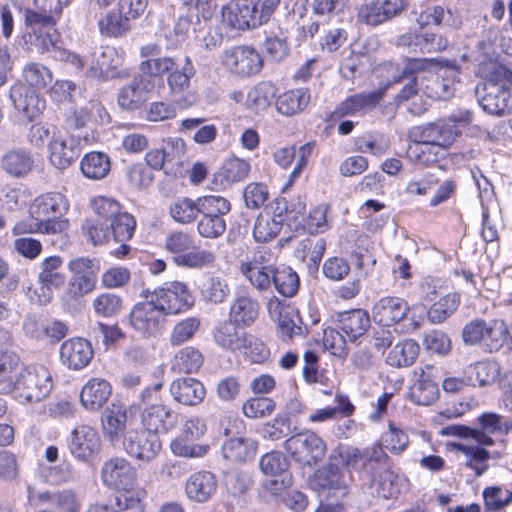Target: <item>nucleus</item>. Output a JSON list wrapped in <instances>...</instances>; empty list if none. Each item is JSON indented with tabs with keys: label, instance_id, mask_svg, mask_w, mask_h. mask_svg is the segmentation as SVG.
<instances>
[{
	"label": "nucleus",
	"instance_id": "e433bc0d",
	"mask_svg": "<svg viewBox=\"0 0 512 512\" xmlns=\"http://www.w3.org/2000/svg\"><path fill=\"white\" fill-rule=\"evenodd\" d=\"M10 99L15 108L22 112L29 120L38 117L46 107L45 100L38 94L33 91L22 94L20 88L11 89Z\"/></svg>",
	"mask_w": 512,
	"mask_h": 512
},
{
	"label": "nucleus",
	"instance_id": "69168bd1",
	"mask_svg": "<svg viewBox=\"0 0 512 512\" xmlns=\"http://www.w3.org/2000/svg\"><path fill=\"white\" fill-rule=\"evenodd\" d=\"M413 65V63L409 62L403 67L401 72L392 79V83H404L396 97L400 101L408 100L418 92V78Z\"/></svg>",
	"mask_w": 512,
	"mask_h": 512
},
{
	"label": "nucleus",
	"instance_id": "58836bf2",
	"mask_svg": "<svg viewBox=\"0 0 512 512\" xmlns=\"http://www.w3.org/2000/svg\"><path fill=\"white\" fill-rule=\"evenodd\" d=\"M257 442L252 438L235 437L224 442L223 456L233 462H245L254 458Z\"/></svg>",
	"mask_w": 512,
	"mask_h": 512
},
{
	"label": "nucleus",
	"instance_id": "774afa93",
	"mask_svg": "<svg viewBox=\"0 0 512 512\" xmlns=\"http://www.w3.org/2000/svg\"><path fill=\"white\" fill-rule=\"evenodd\" d=\"M83 505L82 496L73 489L56 490L54 507L59 512H81Z\"/></svg>",
	"mask_w": 512,
	"mask_h": 512
},
{
	"label": "nucleus",
	"instance_id": "bb28decb",
	"mask_svg": "<svg viewBox=\"0 0 512 512\" xmlns=\"http://www.w3.org/2000/svg\"><path fill=\"white\" fill-rule=\"evenodd\" d=\"M472 121V114L468 110H456L444 119L436 121L441 148L450 146Z\"/></svg>",
	"mask_w": 512,
	"mask_h": 512
},
{
	"label": "nucleus",
	"instance_id": "9d476101",
	"mask_svg": "<svg viewBox=\"0 0 512 512\" xmlns=\"http://www.w3.org/2000/svg\"><path fill=\"white\" fill-rule=\"evenodd\" d=\"M48 158L57 169H66L80 156L82 147L79 137L54 131L47 144Z\"/></svg>",
	"mask_w": 512,
	"mask_h": 512
},
{
	"label": "nucleus",
	"instance_id": "e2e57ef3",
	"mask_svg": "<svg viewBox=\"0 0 512 512\" xmlns=\"http://www.w3.org/2000/svg\"><path fill=\"white\" fill-rule=\"evenodd\" d=\"M23 77L26 83L36 89L48 87L53 81L50 69L40 63L31 62L23 68Z\"/></svg>",
	"mask_w": 512,
	"mask_h": 512
},
{
	"label": "nucleus",
	"instance_id": "dca6fc26",
	"mask_svg": "<svg viewBox=\"0 0 512 512\" xmlns=\"http://www.w3.org/2000/svg\"><path fill=\"white\" fill-rule=\"evenodd\" d=\"M267 310L270 318L277 324L278 332L283 340H289L294 335L302 333V328L297 324L299 315L286 301L276 296L269 299Z\"/></svg>",
	"mask_w": 512,
	"mask_h": 512
},
{
	"label": "nucleus",
	"instance_id": "79ce46f5",
	"mask_svg": "<svg viewBox=\"0 0 512 512\" xmlns=\"http://www.w3.org/2000/svg\"><path fill=\"white\" fill-rule=\"evenodd\" d=\"M277 94V87L270 81L255 85L246 96V107L254 111L266 110Z\"/></svg>",
	"mask_w": 512,
	"mask_h": 512
},
{
	"label": "nucleus",
	"instance_id": "7c9ffc66",
	"mask_svg": "<svg viewBox=\"0 0 512 512\" xmlns=\"http://www.w3.org/2000/svg\"><path fill=\"white\" fill-rule=\"evenodd\" d=\"M217 489V481L211 472L193 473L186 481L185 492L190 500L198 503L208 501Z\"/></svg>",
	"mask_w": 512,
	"mask_h": 512
},
{
	"label": "nucleus",
	"instance_id": "aec40b11",
	"mask_svg": "<svg viewBox=\"0 0 512 512\" xmlns=\"http://www.w3.org/2000/svg\"><path fill=\"white\" fill-rule=\"evenodd\" d=\"M141 423L144 429L159 436L176 427L178 415L168 406L151 404L142 410Z\"/></svg>",
	"mask_w": 512,
	"mask_h": 512
},
{
	"label": "nucleus",
	"instance_id": "2eb2a0df",
	"mask_svg": "<svg viewBox=\"0 0 512 512\" xmlns=\"http://www.w3.org/2000/svg\"><path fill=\"white\" fill-rule=\"evenodd\" d=\"M405 7V0H370L358 7L357 18L362 23L377 26L396 17Z\"/></svg>",
	"mask_w": 512,
	"mask_h": 512
},
{
	"label": "nucleus",
	"instance_id": "ea45409f",
	"mask_svg": "<svg viewBox=\"0 0 512 512\" xmlns=\"http://www.w3.org/2000/svg\"><path fill=\"white\" fill-rule=\"evenodd\" d=\"M259 305L249 296L236 298L229 310V320L239 326H250L258 316Z\"/></svg>",
	"mask_w": 512,
	"mask_h": 512
},
{
	"label": "nucleus",
	"instance_id": "f3484780",
	"mask_svg": "<svg viewBox=\"0 0 512 512\" xmlns=\"http://www.w3.org/2000/svg\"><path fill=\"white\" fill-rule=\"evenodd\" d=\"M68 447L76 459L88 461L100 451V436L94 428L88 425H80L71 432Z\"/></svg>",
	"mask_w": 512,
	"mask_h": 512
},
{
	"label": "nucleus",
	"instance_id": "49530a36",
	"mask_svg": "<svg viewBox=\"0 0 512 512\" xmlns=\"http://www.w3.org/2000/svg\"><path fill=\"white\" fill-rule=\"evenodd\" d=\"M111 168L109 157L102 152L86 154L81 161V171L89 179L100 180L107 176Z\"/></svg>",
	"mask_w": 512,
	"mask_h": 512
},
{
	"label": "nucleus",
	"instance_id": "cd10ccee",
	"mask_svg": "<svg viewBox=\"0 0 512 512\" xmlns=\"http://www.w3.org/2000/svg\"><path fill=\"white\" fill-rule=\"evenodd\" d=\"M112 394L110 383L102 378L90 379L81 389L80 402L89 411L99 410Z\"/></svg>",
	"mask_w": 512,
	"mask_h": 512
},
{
	"label": "nucleus",
	"instance_id": "4be33fe9",
	"mask_svg": "<svg viewBox=\"0 0 512 512\" xmlns=\"http://www.w3.org/2000/svg\"><path fill=\"white\" fill-rule=\"evenodd\" d=\"M411 138L416 142V160L422 164H429L437 161L436 154L431 155L434 148H441L439 130L436 122L414 128L410 133Z\"/></svg>",
	"mask_w": 512,
	"mask_h": 512
},
{
	"label": "nucleus",
	"instance_id": "c03bdc74",
	"mask_svg": "<svg viewBox=\"0 0 512 512\" xmlns=\"http://www.w3.org/2000/svg\"><path fill=\"white\" fill-rule=\"evenodd\" d=\"M500 372L499 364L495 361H481L469 366L466 371L468 384L483 387L494 382Z\"/></svg>",
	"mask_w": 512,
	"mask_h": 512
},
{
	"label": "nucleus",
	"instance_id": "412c9836",
	"mask_svg": "<svg viewBox=\"0 0 512 512\" xmlns=\"http://www.w3.org/2000/svg\"><path fill=\"white\" fill-rule=\"evenodd\" d=\"M398 46L407 48L409 53H437L444 51L449 41L437 33L407 32L398 37Z\"/></svg>",
	"mask_w": 512,
	"mask_h": 512
},
{
	"label": "nucleus",
	"instance_id": "c9c22d12",
	"mask_svg": "<svg viewBox=\"0 0 512 512\" xmlns=\"http://www.w3.org/2000/svg\"><path fill=\"white\" fill-rule=\"evenodd\" d=\"M2 168L9 175L22 178L31 172L34 159L29 151L18 148L8 151L1 160Z\"/></svg>",
	"mask_w": 512,
	"mask_h": 512
},
{
	"label": "nucleus",
	"instance_id": "5701e85b",
	"mask_svg": "<svg viewBox=\"0 0 512 512\" xmlns=\"http://www.w3.org/2000/svg\"><path fill=\"white\" fill-rule=\"evenodd\" d=\"M435 368L431 365H425L414 371L416 378L414 384L410 387V399L417 405L428 406L438 398V385L433 381Z\"/></svg>",
	"mask_w": 512,
	"mask_h": 512
},
{
	"label": "nucleus",
	"instance_id": "6ab92c4d",
	"mask_svg": "<svg viewBox=\"0 0 512 512\" xmlns=\"http://www.w3.org/2000/svg\"><path fill=\"white\" fill-rule=\"evenodd\" d=\"M410 306L408 302L400 297L386 296L376 301L372 307V318L375 323L390 327L404 320Z\"/></svg>",
	"mask_w": 512,
	"mask_h": 512
},
{
	"label": "nucleus",
	"instance_id": "a19ab883",
	"mask_svg": "<svg viewBox=\"0 0 512 512\" xmlns=\"http://www.w3.org/2000/svg\"><path fill=\"white\" fill-rule=\"evenodd\" d=\"M418 354V343L412 339H405L390 350L386 363L396 368L409 367L416 361Z\"/></svg>",
	"mask_w": 512,
	"mask_h": 512
},
{
	"label": "nucleus",
	"instance_id": "4468645a",
	"mask_svg": "<svg viewBox=\"0 0 512 512\" xmlns=\"http://www.w3.org/2000/svg\"><path fill=\"white\" fill-rule=\"evenodd\" d=\"M122 62V55L115 47H100L90 55V65L86 69V76L104 80L116 78L120 76L118 67L122 65Z\"/></svg>",
	"mask_w": 512,
	"mask_h": 512
},
{
	"label": "nucleus",
	"instance_id": "052dcab7",
	"mask_svg": "<svg viewBox=\"0 0 512 512\" xmlns=\"http://www.w3.org/2000/svg\"><path fill=\"white\" fill-rule=\"evenodd\" d=\"M169 214L178 223L188 224L193 222L199 214L197 199L178 198L171 203Z\"/></svg>",
	"mask_w": 512,
	"mask_h": 512
},
{
	"label": "nucleus",
	"instance_id": "37998d69",
	"mask_svg": "<svg viewBox=\"0 0 512 512\" xmlns=\"http://www.w3.org/2000/svg\"><path fill=\"white\" fill-rule=\"evenodd\" d=\"M284 297H293L299 290L298 274L289 266L281 265L274 269L271 284Z\"/></svg>",
	"mask_w": 512,
	"mask_h": 512
},
{
	"label": "nucleus",
	"instance_id": "20e7f679",
	"mask_svg": "<svg viewBox=\"0 0 512 512\" xmlns=\"http://www.w3.org/2000/svg\"><path fill=\"white\" fill-rule=\"evenodd\" d=\"M145 299L137 302L129 313L130 326L142 337H155L163 331L166 315L150 295V290L144 292Z\"/></svg>",
	"mask_w": 512,
	"mask_h": 512
},
{
	"label": "nucleus",
	"instance_id": "6e6d98bb",
	"mask_svg": "<svg viewBox=\"0 0 512 512\" xmlns=\"http://www.w3.org/2000/svg\"><path fill=\"white\" fill-rule=\"evenodd\" d=\"M507 333L508 326L503 320H489L482 347L489 352L499 351L502 347L506 346Z\"/></svg>",
	"mask_w": 512,
	"mask_h": 512
},
{
	"label": "nucleus",
	"instance_id": "a211bd4d",
	"mask_svg": "<svg viewBox=\"0 0 512 512\" xmlns=\"http://www.w3.org/2000/svg\"><path fill=\"white\" fill-rule=\"evenodd\" d=\"M388 86L377 90L354 94L341 101L331 114L333 119H340L346 116L363 115L376 107L384 96Z\"/></svg>",
	"mask_w": 512,
	"mask_h": 512
},
{
	"label": "nucleus",
	"instance_id": "39448f33",
	"mask_svg": "<svg viewBox=\"0 0 512 512\" xmlns=\"http://www.w3.org/2000/svg\"><path fill=\"white\" fill-rule=\"evenodd\" d=\"M284 448L300 464L312 466L321 461L326 454V443L312 431L292 434L285 442Z\"/></svg>",
	"mask_w": 512,
	"mask_h": 512
},
{
	"label": "nucleus",
	"instance_id": "f8f14e48",
	"mask_svg": "<svg viewBox=\"0 0 512 512\" xmlns=\"http://www.w3.org/2000/svg\"><path fill=\"white\" fill-rule=\"evenodd\" d=\"M123 446L129 456L141 462L153 460L161 449L159 436L146 429H131L126 432Z\"/></svg>",
	"mask_w": 512,
	"mask_h": 512
},
{
	"label": "nucleus",
	"instance_id": "0eeeda50",
	"mask_svg": "<svg viewBox=\"0 0 512 512\" xmlns=\"http://www.w3.org/2000/svg\"><path fill=\"white\" fill-rule=\"evenodd\" d=\"M352 475L335 464H328L317 469L309 480L312 490L327 497L342 498L348 495Z\"/></svg>",
	"mask_w": 512,
	"mask_h": 512
},
{
	"label": "nucleus",
	"instance_id": "5fc2aeb1",
	"mask_svg": "<svg viewBox=\"0 0 512 512\" xmlns=\"http://www.w3.org/2000/svg\"><path fill=\"white\" fill-rule=\"evenodd\" d=\"M459 304L460 295L458 293H448L431 305L427 313L428 320L433 324L444 322L457 310Z\"/></svg>",
	"mask_w": 512,
	"mask_h": 512
},
{
	"label": "nucleus",
	"instance_id": "8fccbe9b",
	"mask_svg": "<svg viewBox=\"0 0 512 512\" xmlns=\"http://www.w3.org/2000/svg\"><path fill=\"white\" fill-rule=\"evenodd\" d=\"M477 420L480 426L478 431H482L489 436L491 434L505 436L512 431V417L510 416H503L495 412H485Z\"/></svg>",
	"mask_w": 512,
	"mask_h": 512
},
{
	"label": "nucleus",
	"instance_id": "680f3d73",
	"mask_svg": "<svg viewBox=\"0 0 512 512\" xmlns=\"http://www.w3.org/2000/svg\"><path fill=\"white\" fill-rule=\"evenodd\" d=\"M292 433L291 417L288 412L278 413L273 420L267 422L262 429L263 438L277 441Z\"/></svg>",
	"mask_w": 512,
	"mask_h": 512
},
{
	"label": "nucleus",
	"instance_id": "a878e982",
	"mask_svg": "<svg viewBox=\"0 0 512 512\" xmlns=\"http://www.w3.org/2000/svg\"><path fill=\"white\" fill-rule=\"evenodd\" d=\"M170 394L173 399L180 404L196 406L204 400L206 389L204 385L195 378H179L171 383Z\"/></svg>",
	"mask_w": 512,
	"mask_h": 512
},
{
	"label": "nucleus",
	"instance_id": "f704fd0d",
	"mask_svg": "<svg viewBox=\"0 0 512 512\" xmlns=\"http://www.w3.org/2000/svg\"><path fill=\"white\" fill-rule=\"evenodd\" d=\"M309 102L310 93L307 89H292L277 97L276 109L284 116H293L304 111Z\"/></svg>",
	"mask_w": 512,
	"mask_h": 512
},
{
	"label": "nucleus",
	"instance_id": "de8ad7c7",
	"mask_svg": "<svg viewBox=\"0 0 512 512\" xmlns=\"http://www.w3.org/2000/svg\"><path fill=\"white\" fill-rule=\"evenodd\" d=\"M70 122L76 128L84 127L88 122L105 124L109 122V115L101 103L92 101L76 109L70 118Z\"/></svg>",
	"mask_w": 512,
	"mask_h": 512
},
{
	"label": "nucleus",
	"instance_id": "864d4df0",
	"mask_svg": "<svg viewBox=\"0 0 512 512\" xmlns=\"http://www.w3.org/2000/svg\"><path fill=\"white\" fill-rule=\"evenodd\" d=\"M203 364V356L200 351L194 347H185L178 351L172 361V369L178 373H194Z\"/></svg>",
	"mask_w": 512,
	"mask_h": 512
},
{
	"label": "nucleus",
	"instance_id": "a18cd8bd",
	"mask_svg": "<svg viewBox=\"0 0 512 512\" xmlns=\"http://www.w3.org/2000/svg\"><path fill=\"white\" fill-rule=\"evenodd\" d=\"M388 460V455L379 444L364 449L363 471L369 475L371 485L378 475L388 469Z\"/></svg>",
	"mask_w": 512,
	"mask_h": 512
},
{
	"label": "nucleus",
	"instance_id": "473e14b6",
	"mask_svg": "<svg viewBox=\"0 0 512 512\" xmlns=\"http://www.w3.org/2000/svg\"><path fill=\"white\" fill-rule=\"evenodd\" d=\"M455 450L462 455V463L472 470L476 476H482L489 468L490 452L480 444H453Z\"/></svg>",
	"mask_w": 512,
	"mask_h": 512
},
{
	"label": "nucleus",
	"instance_id": "bf43d9fd",
	"mask_svg": "<svg viewBox=\"0 0 512 512\" xmlns=\"http://www.w3.org/2000/svg\"><path fill=\"white\" fill-rule=\"evenodd\" d=\"M486 512H499L512 502V492L501 486H489L482 492Z\"/></svg>",
	"mask_w": 512,
	"mask_h": 512
},
{
	"label": "nucleus",
	"instance_id": "13d9d810",
	"mask_svg": "<svg viewBox=\"0 0 512 512\" xmlns=\"http://www.w3.org/2000/svg\"><path fill=\"white\" fill-rule=\"evenodd\" d=\"M196 71L189 57L185 58V64L181 69L172 70L167 78L169 89L173 95L181 94L190 87V80Z\"/></svg>",
	"mask_w": 512,
	"mask_h": 512
},
{
	"label": "nucleus",
	"instance_id": "423d86ee",
	"mask_svg": "<svg viewBox=\"0 0 512 512\" xmlns=\"http://www.w3.org/2000/svg\"><path fill=\"white\" fill-rule=\"evenodd\" d=\"M206 424L199 417L188 418L178 437L170 443L171 452L178 457L200 458L207 454L209 446L196 443L205 433Z\"/></svg>",
	"mask_w": 512,
	"mask_h": 512
},
{
	"label": "nucleus",
	"instance_id": "0e129e2a",
	"mask_svg": "<svg viewBox=\"0 0 512 512\" xmlns=\"http://www.w3.org/2000/svg\"><path fill=\"white\" fill-rule=\"evenodd\" d=\"M198 210L201 215L220 216L224 218L231 210V203L220 195H206L197 198Z\"/></svg>",
	"mask_w": 512,
	"mask_h": 512
},
{
	"label": "nucleus",
	"instance_id": "b1692460",
	"mask_svg": "<svg viewBox=\"0 0 512 512\" xmlns=\"http://www.w3.org/2000/svg\"><path fill=\"white\" fill-rule=\"evenodd\" d=\"M93 355L91 343L83 338L68 339L60 347L61 362L72 370H81L86 367Z\"/></svg>",
	"mask_w": 512,
	"mask_h": 512
},
{
	"label": "nucleus",
	"instance_id": "c756f323",
	"mask_svg": "<svg viewBox=\"0 0 512 512\" xmlns=\"http://www.w3.org/2000/svg\"><path fill=\"white\" fill-rule=\"evenodd\" d=\"M71 0H34L35 9L26 11L28 24H41L42 26L55 25L56 18Z\"/></svg>",
	"mask_w": 512,
	"mask_h": 512
},
{
	"label": "nucleus",
	"instance_id": "4c0bfd02",
	"mask_svg": "<svg viewBox=\"0 0 512 512\" xmlns=\"http://www.w3.org/2000/svg\"><path fill=\"white\" fill-rule=\"evenodd\" d=\"M238 326L230 320L217 325L213 331L215 342L223 349L232 352H238L239 349H243L247 333L239 331L237 329Z\"/></svg>",
	"mask_w": 512,
	"mask_h": 512
},
{
	"label": "nucleus",
	"instance_id": "603ef678",
	"mask_svg": "<svg viewBox=\"0 0 512 512\" xmlns=\"http://www.w3.org/2000/svg\"><path fill=\"white\" fill-rule=\"evenodd\" d=\"M99 31L107 37H120L130 30V20L119 10H110L98 22Z\"/></svg>",
	"mask_w": 512,
	"mask_h": 512
},
{
	"label": "nucleus",
	"instance_id": "f257e3e1",
	"mask_svg": "<svg viewBox=\"0 0 512 512\" xmlns=\"http://www.w3.org/2000/svg\"><path fill=\"white\" fill-rule=\"evenodd\" d=\"M101 479L106 487L117 492L115 506L120 511H143L147 492L138 484L137 470L130 461L123 457L105 461Z\"/></svg>",
	"mask_w": 512,
	"mask_h": 512
},
{
	"label": "nucleus",
	"instance_id": "c85d7f7f",
	"mask_svg": "<svg viewBox=\"0 0 512 512\" xmlns=\"http://www.w3.org/2000/svg\"><path fill=\"white\" fill-rule=\"evenodd\" d=\"M259 466L265 475L281 477L280 482L273 481L275 490L285 489L291 485V476L288 473L289 460L282 452L272 451L263 455Z\"/></svg>",
	"mask_w": 512,
	"mask_h": 512
},
{
	"label": "nucleus",
	"instance_id": "4d7b16f0",
	"mask_svg": "<svg viewBox=\"0 0 512 512\" xmlns=\"http://www.w3.org/2000/svg\"><path fill=\"white\" fill-rule=\"evenodd\" d=\"M283 220L280 215L272 217L260 214L255 222L253 236L257 242H267L276 237L281 231Z\"/></svg>",
	"mask_w": 512,
	"mask_h": 512
},
{
	"label": "nucleus",
	"instance_id": "72a5a7b5",
	"mask_svg": "<svg viewBox=\"0 0 512 512\" xmlns=\"http://www.w3.org/2000/svg\"><path fill=\"white\" fill-rule=\"evenodd\" d=\"M127 421L126 409L121 405L112 404L104 410L101 417L103 433L112 443L118 442L123 436Z\"/></svg>",
	"mask_w": 512,
	"mask_h": 512
},
{
	"label": "nucleus",
	"instance_id": "f03ea898",
	"mask_svg": "<svg viewBox=\"0 0 512 512\" xmlns=\"http://www.w3.org/2000/svg\"><path fill=\"white\" fill-rule=\"evenodd\" d=\"M69 201L60 192H49L34 199L30 206V221L18 222L14 234H58L68 229L69 220L65 217Z\"/></svg>",
	"mask_w": 512,
	"mask_h": 512
},
{
	"label": "nucleus",
	"instance_id": "2f4dec72",
	"mask_svg": "<svg viewBox=\"0 0 512 512\" xmlns=\"http://www.w3.org/2000/svg\"><path fill=\"white\" fill-rule=\"evenodd\" d=\"M369 327L370 316L363 309L345 311L338 316V329L346 335L349 342L364 335Z\"/></svg>",
	"mask_w": 512,
	"mask_h": 512
},
{
	"label": "nucleus",
	"instance_id": "338daca9",
	"mask_svg": "<svg viewBox=\"0 0 512 512\" xmlns=\"http://www.w3.org/2000/svg\"><path fill=\"white\" fill-rule=\"evenodd\" d=\"M136 220L127 213L120 211L118 215L110 221V229L116 242H125L130 240L135 232Z\"/></svg>",
	"mask_w": 512,
	"mask_h": 512
},
{
	"label": "nucleus",
	"instance_id": "09e8293b",
	"mask_svg": "<svg viewBox=\"0 0 512 512\" xmlns=\"http://www.w3.org/2000/svg\"><path fill=\"white\" fill-rule=\"evenodd\" d=\"M21 369L19 359L15 355L0 356V393L13 396L16 380Z\"/></svg>",
	"mask_w": 512,
	"mask_h": 512
},
{
	"label": "nucleus",
	"instance_id": "1a4fd4ad",
	"mask_svg": "<svg viewBox=\"0 0 512 512\" xmlns=\"http://www.w3.org/2000/svg\"><path fill=\"white\" fill-rule=\"evenodd\" d=\"M150 295L160 308L163 307L166 317L184 312L194 304V299L187 286L178 281L156 288L150 291Z\"/></svg>",
	"mask_w": 512,
	"mask_h": 512
},
{
	"label": "nucleus",
	"instance_id": "6e6552de",
	"mask_svg": "<svg viewBox=\"0 0 512 512\" xmlns=\"http://www.w3.org/2000/svg\"><path fill=\"white\" fill-rule=\"evenodd\" d=\"M220 62L228 72L240 77L256 75L263 67V59L258 51L246 45L233 46L223 50Z\"/></svg>",
	"mask_w": 512,
	"mask_h": 512
},
{
	"label": "nucleus",
	"instance_id": "9b49d317",
	"mask_svg": "<svg viewBox=\"0 0 512 512\" xmlns=\"http://www.w3.org/2000/svg\"><path fill=\"white\" fill-rule=\"evenodd\" d=\"M222 19L230 28L254 29L262 25L256 0H236L222 7Z\"/></svg>",
	"mask_w": 512,
	"mask_h": 512
},
{
	"label": "nucleus",
	"instance_id": "ddd939ff",
	"mask_svg": "<svg viewBox=\"0 0 512 512\" xmlns=\"http://www.w3.org/2000/svg\"><path fill=\"white\" fill-rule=\"evenodd\" d=\"M476 95L480 106L491 115L504 116L512 112V91L503 85L485 83L477 86Z\"/></svg>",
	"mask_w": 512,
	"mask_h": 512
},
{
	"label": "nucleus",
	"instance_id": "3c124183",
	"mask_svg": "<svg viewBox=\"0 0 512 512\" xmlns=\"http://www.w3.org/2000/svg\"><path fill=\"white\" fill-rule=\"evenodd\" d=\"M62 263V258L59 256H50L41 262L38 278L44 287L59 288L65 283L64 274L59 272Z\"/></svg>",
	"mask_w": 512,
	"mask_h": 512
},
{
	"label": "nucleus",
	"instance_id": "393cba45",
	"mask_svg": "<svg viewBox=\"0 0 512 512\" xmlns=\"http://www.w3.org/2000/svg\"><path fill=\"white\" fill-rule=\"evenodd\" d=\"M154 84L146 76L138 74L118 93V104L126 110L138 109L149 97Z\"/></svg>",
	"mask_w": 512,
	"mask_h": 512
},
{
	"label": "nucleus",
	"instance_id": "7ed1b4c3",
	"mask_svg": "<svg viewBox=\"0 0 512 512\" xmlns=\"http://www.w3.org/2000/svg\"><path fill=\"white\" fill-rule=\"evenodd\" d=\"M52 388V375L45 365H21L12 397L21 404L37 403L46 398Z\"/></svg>",
	"mask_w": 512,
	"mask_h": 512
}]
</instances>
